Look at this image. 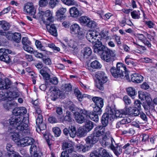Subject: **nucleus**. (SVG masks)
<instances>
[{"mask_svg": "<svg viewBox=\"0 0 157 157\" xmlns=\"http://www.w3.org/2000/svg\"><path fill=\"white\" fill-rule=\"evenodd\" d=\"M23 116H13L9 120L10 125L15 127L19 133L22 136H25L29 133L28 125L27 124L28 120Z\"/></svg>", "mask_w": 157, "mask_h": 157, "instance_id": "obj_1", "label": "nucleus"}, {"mask_svg": "<svg viewBox=\"0 0 157 157\" xmlns=\"http://www.w3.org/2000/svg\"><path fill=\"white\" fill-rule=\"evenodd\" d=\"M98 45L96 44L93 46L94 51L95 53L100 55L101 59L107 62L112 61L114 60V57L116 54L115 50L106 49L105 47L102 44L101 42H100Z\"/></svg>", "mask_w": 157, "mask_h": 157, "instance_id": "obj_2", "label": "nucleus"}, {"mask_svg": "<svg viewBox=\"0 0 157 157\" xmlns=\"http://www.w3.org/2000/svg\"><path fill=\"white\" fill-rule=\"evenodd\" d=\"M112 76L116 78H125L129 79L128 74L125 65L122 63H118L116 67H112L110 69Z\"/></svg>", "mask_w": 157, "mask_h": 157, "instance_id": "obj_3", "label": "nucleus"}, {"mask_svg": "<svg viewBox=\"0 0 157 157\" xmlns=\"http://www.w3.org/2000/svg\"><path fill=\"white\" fill-rule=\"evenodd\" d=\"M20 95L19 93L12 91L10 90L0 89V101H4L6 98H10V100H14L18 97Z\"/></svg>", "mask_w": 157, "mask_h": 157, "instance_id": "obj_4", "label": "nucleus"}, {"mask_svg": "<svg viewBox=\"0 0 157 157\" xmlns=\"http://www.w3.org/2000/svg\"><path fill=\"white\" fill-rule=\"evenodd\" d=\"M100 36L98 33L94 31H89L86 35V37L88 40L90 42L95 44L94 46H95L96 44L99 45L100 42H101L100 40H101Z\"/></svg>", "mask_w": 157, "mask_h": 157, "instance_id": "obj_5", "label": "nucleus"}, {"mask_svg": "<svg viewBox=\"0 0 157 157\" xmlns=\"http://www.w3.org/2000/svg\"><path fill=\"white\" fill-rule=\"evenodd\" d=\"M40 13L42 16V21L45 24L53 22L54 21V18L52 16V12L50 10H48L45 12L41 11Z\"/></svg>", "mask_w": 157, "mask_h": 157, "instance_id": "obj_6", "label": "nucleus"}, {"mask_svg": "<svg viewBox=\"0 0 157 157\" xmlns=\"http://www.w3.org/2000/svg\"><path fill=\"white\" fill-rule=\"evenodd\" d=\"M90 157H113L112 155H110L107 151L103 148L99 149L98 152L94 151L91 153Z\"/></svg>", "mask_w": 157, "mask_h": 157, "instance_id": "obj_7", "label": "nucleus"}, {"mask_svg": "<svg viewBox=\"0 0 157 157\" xmlns=\"http://www.w3.org/2000/svg\"><path fill=\"white\" fill-rule=\"evenodd\" d=\"M48 93L50 94L51 99L53 101H55L61 94L60 91L55 86H51Z\"/></svg>", "mask_w": 157, "mask_h": 157, "instance_id": "obj_8", "label": "nucleus"}, {"mask_svg": "<svg viewBox=\"0 0 157 157\" xmlns=\"http://www.w3.org/2000/svg\"><path fill=\"white\" fill-rule=\"evenodd\" d=\"M34 142V140L33 138L29 137H26L18 141L17 145L24 147L32 145Z\"/></svg>", "mask_w": 157, "mask_h": 157, "instance_id": "obj_9", "label": "nucleus"}, {"mask_svg": "<svg viewBox=\"0 0 157 157\" xmlns=\"http://www.w3.org/2000/svg\"><path fill=\"white\" fill-rule=\"evenodd\" d=\"M24 11L25 13L34 16L36 13V10L32 3L28 2L24 6Z\"/></svg>", "mask_w": 157, "mask_h": 157, "instance_id": "obj_10", "label": "nucleus"}, {"mask_svg": "<svg viewBox=\"0 0 157 157\" xmlns=\"http://www.w3.org/2000/svg\"><path fill=\"white\" fill-rule=\"evenodd\" d=\"M63 131L64 134L66 136H67L69 133L70 136L73 138L75 137L76 136V128L74 126L71 125L70 127L69 130L67 128H64Z\"/></svg>", "mask_w": 157, "mask_h": 157, "instance_id": "obj_11", "label": "nucleus"}, {"mask_svg": "<svg viewBox=\"0 0 157 157\" xmlns=\"http://www.w3.org/2000/svg\"><path fill=\"white\" fill-rule=\"evenodd\" d=\"M27 110L24 107H16L13 111V116H23L24 114L27 113Z\"/></svg>", "mask_w": 157, "mask_h": 157, "instance_id": "obj_12", "label": "nucleus"}, {"mask_svg": "<svg viewBox=\"0 0 157 157\" xmlns=\"http://www.w3.org/2000/svg\"><path fill=\"white\" fill-rule=\"evenodd\" d=\"M131 122V120L128 117H125L120 121L118 122L116 124L117 128H120L121 130L123 128L126 127V124L129 123Z\"/></svg>", "mask_w": 157, "mask_h": 157, "instance_id": "obj_13", "label": "nucleus"}, {"mask_svg": "<svg viewBox=\"0 0 157 157\" xmlns=\"http://www.w3.org/2000/svg\"><path fill=\"white\" fill-rule=\"evenodd\" d=\"M50 24H45L47 30L52 35L56 36L57 35V33L56 27L54 24L50 25Z\"/></svg>", "mask_w": 157, "mask_h": 157, "instance_id": "obj_14", "label": "nucleus"}, {"mask_svg": "<svg viewBox=\"0 0 157 157\" xmlns=\"http://www.w3.org/2000/svg\"><path fill=\"white\" fill-rule=\"evenodd\" d=\"M105 131V128L103 126L99 125L96 127L93 133L98 138L103 135Z\"/></svg>", "mask_w": 157, "mask_h": 157, "instance_id": "obj_15", "label": "nucleus"}, {"mask_svg": "<svg viewBox=\"0 0 157 157\" xmlns=\"http://www.w3.org/2000/svg\"><path fill=\"white\" fill-rule=\"evenodd\" d=\"M81 52V57L83 59H87L92 53L91 49L89 47H85Z\"/></svg>", "mask_w": 157, "mask_h": 157, "instance_id": "obj_16", "label": "nucleus"}, {"mask_svg": "<svg viewBox=\"0 0 157 157\" xmlns=\"http://www.w3.org/2000/svg\"><path fill=\"white\" fill-rule=\"evenodd\" d=\"M98 140V138L93 133L88 136L86 141L87 144H89L90 146H91V145L95 144Z\"/></svg>", "mask_w": 157, "mask_h": 157, "instance_id": "obj_17", "label": "nucleus"}, {"mask_svg": "<svg viewBox=\"0 0 157 157\" xmlns=\"http://www.w3.org/2000/svg\"><path fill=\"white\" fill-rule=\"evenodd\" d=\"M88 117L87 112L85 110H80L79 112V123L84 122Z\"/></svg>", "mask_w": 157, "mask_h": 157, "instance_id": "obj_18", "label": "nucleus"}, {"mask_svg": "<svg viewBox=\"0 0 157 157\" xmlns=\"http://www.w3.org/2000/svg\"><path fill=\"white\" fill-rule=\"evenodd\" d=\"M11 83L10 80L8 79H5V80L0 81V89H8L10 88Z\"/></svg>", "mask_w": 157, "mask_h": 157, "instance_id": "obj_19", "label": "nucleus"}, {"mask_svg": "<svg viewBox=\"0 0 157 157\" xmlns=\"http://www.w3.org/2000/svg\"><path fill=\"white\" fill-rule=\"evenodd\" d=\"M143 77L138 73H134L131 76V79L132 81L137 83H140L143 81Z\"/></svg>", "mask_w": 157, "mask_h": 157, "instance_id": "obj_20", "label": "nucleus"}, {"mask_svg": "<svg viewBox=\"0 0 157 157\" xmlns=\"http://www.w3.org/2000/svg\"><path fill=\"white\" fill-rule=\"evenodd\" d=\"M97 78L98 81L100 82L104 83H106L108 80L105 73L103 71H101L98 73L97 75Z\"/></svg>", "mask_w": 157, "mask_h": 157, "instance_id": "obj_21", "label": "nucleus"}, {"mask_svg": "<svg viewBox=\"0 0 157 157\" xmlns=\"http://www.w3.org/2000/svg\"><path fill=\"white\" fill-rule=\"evenodd\" d=\"M136 37L139 40L143 43L145 45L149 47H151V44L148 40H146V38L142 34H137Z\"/></svg>", "mask_w": 157, "mask_h": 157, "instance_id": "obj_22", "label": "nucleus"}, {"mask_svg": "<svg viewBox=\"0 0 157 157\" xmlns=\"http://www.w3.org/2000/svg\"><path fill=\"white\" fill-rule=\"evenodd\" d=\"M92 100L95 104V105L102 107L104 105L103 99L99 97H94L92 98Z\"/></svg>", "mask_w": 157, "mask_h": 157, "instance_id": "obj_23", "label": "nucleus"}, {"mask_svg": "<svg viewBox=\"0 0 157 157\" xmlns=\"http://www.w3.org/2000/svg\"><path fill=\"white\" fill-rule=\"evenodd\" d=\"M111 138L112 137H108L106 136H103L100 142L103 147H105L107 145H110Z\"/></svg>", "mask_w": 157, "mask_h": 157, "instance_id": "obj_24", "label": "nucleus"}, {"mask_svg": "<svg viewBox=\"0 0 157 157\" xmlns=\"http://www.w3.org/2000/svg\"><path fill=\"white\" fill-rule=\"evenodd\" d=\"M63 150L66 149L65 151L69 153L72 152L73 151L72 144L67 142L63 143L62 145Z\"/></svg>", "mask_w": 157, "mask_h": 157, "instance_id": "obj_25", "label": "nucleus"}, {"mask_svg": "<svg viewBox=\"0 0 157 157\" xmlns=\"http://www.w3.org/2000/svg\"><path fill=\"white\" fill-rule=\"evenodd\" d=\"M69 12L71 16L73 17L76 18L78 16V10L75 7H71L70 9Z\"/></svg>", "mask_w": 157, "mask_h": 157, "instance_id": "obj_26", "label": "nucleus"}, {"mask_svg": "<svg viewBox=\"0 0 157 157\" xmlns=\"http://www.w3.org/2000/svg\"><path fill=\"white\" fill-rule=\"evenodd\" d=\"M109 116L107 114H104L102 117L101 121L103 127L105 128L109 123Z\"/></svg>", "mask_w": 157, "mask_h": 157, "instance_id": "obj_27", "label": "nucleus"}, {"mask_svg": "<svg viewBox=\"0 0 157 157\" xmlns=\"http://www.w3.org/2000/svg\"><path fill=\"white\" fill-rule=\"evenodd\" d=\"M84 126L86 130L89 132L93 128L94 123L91 121H88L85 123V125Z\"/></svg>", "mask_w": 157, "mask_h": 157, "instance_id": "obj_28", "label": "nucleus"}, {"mask_svg": "<svg viewBox=\"0 0 157 157\" xmlns=\"http://www.w3.org/2000/svg\"><path fill=\"white\" fill-rule=\"evenodd\" d=\"M12 38L14 41L17 43H19L21 40V34L18 33H13Z\"/></svg>", "mask_w": 157, "mask_h": 157, "instance_id": "obj_29", "label": "nucleus"}, {"mask_svg": "<svg viewBox=\"0 0 157 157\" xmlns=\"http://www.w3.org/2000/svg\"><path fill=\"white\" fill-rule=\"evenodd\" d=\"M138 94L139 98L141 100L145 99L147 100L150 98L148 94L146 92L140 91L138 92Z\"/></svg>", "mask_w": 157, "mask_h": 157, "instance_id": "obj_30", "label": "nucleus"}, {"mask_svg": "<svg viewBox=\"0 0 157 157\" xmlns=\"http://www.w3.org/2000/svg\"><path fill=\"white\" fill-rule=\"evenodd\" d=\"M91 67L93 69H99L101 67L100 63L97 60H94L90 63Z\"/></svg>", "mask_w": 157, "mask_h": 157, "instance_id": "obj_31", "label": "nucleus"}, {"mask_svg": "<svg viewBox=\"0 0 157 157\" xmlns=\"http://www.w3.org/2000/svg\"><path fill=\"white\" fill-rule=\"evenodd\" d=\"M122 147L121 146L117 145L112 150L113 151L114 154L118 156L122 153Z\"/></svg>", "mask_w": 157, "mask_h": 157, "instance_id": "obj_32", "label": "nucleus"}, {"mask_svg": "<svg viewBox=\"0 0 157 157\" xmlns=\"http://www.w3.org/2000/svg\"><path fill=\"white\" fill-rule=\"evenodd\" d=\"M98 115L94 112H92L90 113L88 117H89L92 120L97 122L99 121Z\"/></svg>", "mask_w": 157, "mask_h": 157, "instance_id": "obj_33", "label": "nucleus"}, {"mask_svg": "<svg viewBox=\"0 0 157 157\" xmlns=\"http://www.w3.org/2000/svg\"><path fill=\"white\" fill-rule=\"evenodd\" d=\"M0 60L8 63L10 62V59L8 56L3 52V54L0 55Z\"/></svg>", "mask_w": 157, "mask_h": 157, "instance_id": "obj_34", "label": "nucleus"}, {"mask_svg": "<svg viewBox=\"0 0 157 157\" xmlns=\"http://www.w3.org/2000/svg\"><path fill=\"white\" fill-rule=\"evenodd\" d=\"M1 21L2 23L1 25L2 28L4 31H7L9 30L10 27V24L5 21Z\"/></svg>", "mask_w": 157, "mask_h": 157, "instance_id": "obj_35", "label": "nucleus"}, {"mask_svg": "<svg viewBox=\"0 0 157 157\" xmlns=\"http://www.w3.org/2000/svg\"><path fill=\"white\" fill-rule=\"evenodd\" d=\"M15 105H16V104L12 103L10 101L5 103L4 105V107L8 110L13 108Z\"/></svg>", "mask_w": 157, "mask_h": 157, "instance_id": "obj_36", "label": "nucleus"}, {"mask_svg": "<svg viewBox=\"0 0 157 157\" xmlns=\"http://www.w3.org/2000/svg\"><path fill=\"white\" fill-rule=\"evenodd\" d=\"M127 91L128 94L131 97L135 96L137 94L135 89L131 87L127 88Z\"/></svg>", "mask_w": 157, "mask_h": 157, "instance_id": "obj_37", "label": "nucleus"}, {"mask_svg": "<svg viewBox=\"0 0 157 157\" xmlns=\"http://www.w3.org/2000/svg\"><path fill=\"white\" fill-rule=\"evenodd\" d=\"M132 144L129 143L125 144L124 146L122 147V148L126 149L125 151V153L126 154H130L131 152V150L129 148H132V147L131 146Z\"/></svg>", "mask_w": 157, "mask_h": 157, "instance_id": "obj_38", "label": "nucleus"}, {"mask_svg": "<svg viewBox=\"0 0 157 157\" xmlns=\"http://www.w3.org/2000/svg\"><path fill=\"white\" fill-rule=\"evenodd\" d=\"M90 19L86 16H82L79 18V21L82 25H87V23L89 21Z\"/></svg>", "mask_w": 157, "mask_h": 157, "instance_id": "obj_39", "label": "nucleus"}, {"mask_svg": "<svg viewBox=\"0 0 157 157\" xmlns=\"http://www.w3.org/2000/svg\"><path fill=\"white\" fill-rule=\"evenodd\" d=\"M88 132L84 126L80 127L79 128V137L85 136Z\"/></svg>", "mask_w": 157, "mask_h": 157, "instance_id": "obj_40", "label": "nucleus"}, {"mask_svg": "<svg viewBox=\"0 0 157 157\" xmlns=\"http://www.w3.org/2000/svg\"><path fill=\"white\" fill-rule=\"evenodd\" d=\"M106 113L105 114H107L108 116L113 115L115 112V109L112 107L108 106L106 109Z\"/></svg>", "mask_w": 157, "mask_h": 157, "instance_id": "obj_41", "label": "nucleus"}, {"mask_svg": "<svg viewBox=\"0 0 157 157\" xmlns=\"http://www.w3.org/2000/svg\"><path fill=\"white\" fill-rule=\"evenodd\" d=\"M60 0H50L48 3L50 8L53 9L59 4Z\"/></svg>", "mask_w": 157, "mask_h": 157, "instance_id": "obj_42", "label": "nucleus"}, {"mask_svg": "<svg viewBox=\"0 0 157 157\" xmlns=\"http://www.w3.org/2000/svg\"><path fill=\"white\" fill-rule=\"evenodd\" d=\"M46 126L44 122H43L37 125L36 131L39 132V131H41L45 130Z\"/></svg>", "mask_w": 157, "mask_h": 157, "instance_id": "obj_43", "label": "nucleus"}, {"mask_svg": "<svg viewBox=\"0 0 157 157\" xmlns=\"http://www.w3.org/2000/svg\"><path fill=\"white\" fill-rule=\"evenodd\" d=\"M66 11L67 9L66 8H60L56 12V16L57 17H59L60 15H64L66 12Z\"/></svg>", "mask_w": 157, "mask_h": 157, "instance_id": "obj_44", "label": "nucleus"}, {"mask_svg": "<svg viewBox=\"0 0 157 157\" xmlns=\"http://www.w3.org/2000/svg\"><path fill=\"white\" fill-rule=\"evenodd\" d=\"M48 0H39L38 2V5L40 7H45L48 4Z\"/></svg>", "mask_w": 157, "mask_h": 157, "instance_id": "obj_45", "label": "nucleus"}, {"mask_svg": "<svg viewBox=\"0 0 157 157\" xmlns=\"http://www.w3.org/2000/svg\"><path fill=\"white\" fill-rule=\"evenodd\" d=\"M40 73L43 77L46 80H48L50 79V76L45 71H44L43 69L40 70Z\"/></svg>", "mask_w": 157, "mask_h": 157, "instance_id": "obj_46", "label": "nucleus"}, {"mask_svg": "<svg viewBox=\"0 0 157 157\" xmlns=\"http://www.w3.org/2000/svg\"><path fill=\"white\" fill-rule=\"evenodd\" d=\"M133 108L134 107H129L128 108H126L125 110H124V114H125V115L128 114L132 116Z\"/></svg>", "mask_w": 157, "mask_h": 157, "instance_id": "obj_47", "label": "nucleus"}, {"mask_svg": "<svg viewBox=\"0 0 157 157\" xmlns=\"http://www.w3.org/2000/svg\"><path fill=\"white\" fill-rule=\"evenodd\" d=\"M124 110H117L115 111V116L117 117H122L125 115Z\"/></svg>", "mask_w": 157, "mask_h": 157, "instance_id": "obj_48", "label": "nucleus"}, {"mask_svg": "<svg viewBox=\"0 0 157 157\" xmlns=\"http://www.w3.org/2000/svg\"><path fill=\"white\" fill-rule=\"evenodd\" d=\"M20 136V135L19 134H18V133L17 132L13 133V134L11 135L12 139L15 142H17V143L18 141L20 140H18L19 139Z\"/></svg>", "mask_w": 157, "mask_h": 157, "instance_id": "obj_49", "label": "nucleus"}, {"mask_svg": "<svg viewBox=\"0 0 157 157\" xmlns=\"http://www.w3.org/2000/svg\"><path fill=\"white\" fill-rule=\"evenodd\" d=\"M86 25L89 28H95L97 27V24L94 21H90V19Z\"/></svg>", "mask_w": 157, "mask_h": 157, "instance_id": "obj_50", "label": "nucleus"}, {"mask_svg": "<svg viewBox=\"0 0 157 157\" xmlns=\"http://www.w3.org/2000/svg\"><path fill=\"white\" fill-rule=\"evenodd\" d=\"M36 45L38 48L41 51H45V47L42 45L41 43L38 40H36L35 42Z\"/></svg>", "mask_w": 157, "mask_h": 157, "instance_id": "obj_51", "label": "nucleus"}, {"mask_svg": "<svg viewBox=\"0 0 157 157\" xmlns=\"http://www.w3.org/2000/svg\"><path fill=\"white\" fill-rule=\"evenodd\" d=\"M102 108L101 107H100V106L95 105V106L94 107L93 111L94 112V113L98 114H101L102 111V110L101 109Z\"/></svg>", "mask_w": 157, "mask_h": 157, "instance_id": "obj_52", "label": "nucleus"}, {"mask_svg": "<svg viewBox=\"0 0 157 157\" xmlns=\"http://www.w3.org/2000/svg\"><path fill=\"white\" fill-rule=\"evenodd\" d=\"M52 130L55 135L56 136H59L61 133V130L60 128L58 127L53 128Z\"/></svg>", "mask_w": 157, "mask_h": 157, "instance_id": "obj_53", "label": "nucleus"}, {"mask_svg": "<svg viewBox=\"0 0 157 157\" xmlns=\"http://www.w3.org/2000/svg\"><path fill=\"white\" fill-rule=\"evenodd\" d=\"M108 31H102L101 32V36L104 39L106 40H110L111 38L110 36H108Z\"/></svg>", "mask_w": 157, "mask_h": 157, "instance_id": "obj_54", "label": "nucleus"}, {"mask_svg": "<svg viewBox=\"0 0 157 157\" xmlns=\"http://www.w3.org/2000/svg\"><path fill=\"white\" fill-rule=\"evenodd\" d=\"M139 11H134L131 13L132 17L134 19H139L140 18Z\"/></svg>", "mask_w": 157, "mask_h": 157, "instance_id": "obj_55", "label": "nucleus"}, {"mask_svg": "<svg viewBox=\"0 0 157 157\" xmlns=\"http://www.w3.org/2000/svg\"><path fill=\"white\" fill-rule=\"evenodd\" d=\"M22 43L23 46H26L31 44V42L29 41L28 37H25L22 39Z\"/></svg>", "mask_w": 157, "mask_h": 157, "instance_id": "obj_56", "label": "nucleus"}, {"mask_svg": "<svg viewBox=\"0 0 157 157\" xmlns=\"http://www.w3.org/2000/svg\"><path fill=\"white\" fill-rule=\"evenodd\" d=\"M67 115L65 116L64 119L65 121H67L68 122H71L72 121L71 118V113L68 111L67 112Z\"/></svg>", "mask_w": 157, "mask_h": 157, "instance_id": "obj_57", "label": "nucleus"}, {"mask_svg": "<svg viewBox=\"0 0 157 157\" xmlns=\"http://www.w3.org/2000/svg\"><path fill=\"white\" fill-rule=\"evenodd\" d=\"M43 117L41 115L39 114L36 120V125L43 122Z\"/></svg>", "mask_w": 157, "mask_h": 157, "instance_id": "obj_58", "label": "nucleus"}, {"mask_svg": "<svg viewBox=\"0 0 157 157\" xmlns=\"http://www.w3.org/2000/svg\"><path fill=\"white\" fill-rule=\"evenodd\" d=\"M70 30L78 32V25L76 23L73 24L70 26Z\"/></svg>", "mask_w": 157, "mask_h": 157, "instance_id": "obj_59", "label": "nucleus"}, {"mask_svg": "<svg viewBox=\"0 0 157 157\" xmlns=\"http://www.w3.org/2000/svg\"><path fill=\"white\" fill-rule=\"evenodd\" d=\"M31 145V146L30 149V151L31 154H32L38 151H37V146L36 145L33 144Z\"/></svg>", "mask_w": 157, "mask_h": 157, "instance_id": "obj_60", "label": "nucleus"}, {"mask_svg": "<svg viewBox=\"0 0 157 157\" xmlns=\"http://www.w3.org/2000/svg\"><path fill=\"white\" fill-rule=\"evenodd\" d=\"M6 148L7 151L11 152H14L13 146L10 143L7 144L6 145Z\"/></svg>", "mask_w": 157, "mask_h": 157, "instance_id": "obj_61", "label": "nucleus"}, {"mask_svg": "<svg viewBox=\"0 0 157 157\" xmlns=\"http://www.w3.org/2000/svg\"><path fill=\"white\" fill-rule=\"evenodd\" d=\"M24 49L27 52L32 53L33 51V49L29 46V45L23 46Z\"/></svg>", "mask_w": 157, "mask_h": 157, "instance_id": "obj_62", "label": "nucleus"}, {"mask_svg": "<svg viewBox=\"0 0 157 157\" xmlns=\"http://www.w3.org/2000/svg\"><path fill=\"white\" fill-rule=\"evenodd\" d=\"M140 113V109H138L136 108H133V110L132 116H138Z\"/></svg>", "mask_w": 157, "mask_h": 157, "instance_id": "obj_63", "label": "nucleus"}, {"mask_svg": "<svg viewBox=\"0 0 157 157\" xmlns=\"http://www.w3.org/2000/svg\"><path fill=\"white\" fill-rule=\"evenodd\" d=\"M64 88L65 90L67 92H70L72 90V86L70 83L65 84Z\"/></svg>", "mask_w": 157, "mask_h": 157, "instance_id": "obj_64", "label": "nucleus"}]
</instances>
